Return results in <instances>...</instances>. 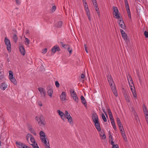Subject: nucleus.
<instances>
[{"mask_svg":"<svg viewBox=\"0 0 148 148\" xmlns=\"http://www.w3.org/2000/svg\"><path fill=\"white\" fill-rule=\"evenodd\" d=\"M51 50L53 53H55L57 51H60V48L58 46L56 45L52 48Z\"/></svg>","mask_w":148,"mask_h":148,"instance_id":"obj_8","label":"nucleus"},{"mask_svg":"<svg viewBox=\"0 0 148 148\" xmlns=\"http://www.w3.org/2000/svg\"><path fill=\"white\" fill-rule=\"evenodd\" d=\"M101 116L102 119H103V121L104 122H106L107 121V119L104 115V114L102 113L101 114Z\"/></svg>","mask_w":148,"mask_h":148,"instance_id":"obj_39","label":"nucleus"},{"mask_svg":"<svg viewBox=\"0 0 148 148\" xmlns=\"http://www.w3.org/2000/svg\"><path fill=\"white\" fill-rule=\"evenodd\" d=\"M25 42L26 43H27V44H26V45H28L29 43V39L27 38H25Z\"/></svg>","mask_w":148,"mask_h":148,"instance_id":"obj_42","label":"nucleus"},{"mask_svg":"<svg viewBox=\"0 0 148 148\" xmlns=\"http://www.w3.org/2000/svg\"><path fill=\"white\" fill-rule=\"evenodd\" d=\"M134 118L137 120V119H138V116L136 112H134Z\"/></svg>","mask_w":148,"mask_h":148,"instance_id":"obj_43","label":"nucleus"},{"mask_svg":"<svg viewBox=\"0 0 148 148\" xmlns=\"http://www.w3.org/2000/svg\"><path fill=\"white\" fill-rule=\"evenodd\" d=\"M94 122L95 123V125L97 130L98 131H100L101 130V129L99 120L96 121Z\"/></svg>","mask_w":148,"mask_h":148,"instance_id":"obj_7","label":"nucleus"},{"mask_svg":"<svg viewBox=\"0 0 148 148\" xmlns=\"http://www.w3.org/2000/svg\"><path fill=\"white\" fill-rule=\"evenodd\" d=\"M124 96L126 101L128 102H130V101L129 97L127 95V93H124Z\"/></svg>","mask_w":148,"mask_h":148,"instance_id":"obj_18","label":"nucleus"},{"mask_svg":"<svg viewBox=\"0 0 148 148\" xmlns=\"http://www.w3.org/2000/svg\"><path fill=\"white\" fill-rule=\"evenodd\" d=\"M111 123L113 126V129L114 130H116V127L115 124V123L114 121V120L113 121H111Z\"/></svg>","mask_w":148,"mask_h":148,"instance_id":"obj_28","label":"nucleus"},{"mask_svg":"<svg viewBox=\"0 0 148 148\" xmlns=\"http://www.w3.org/2000/svg\"><path fill=\"white\" fill-rule=\"evenodd\" d=\"M120 27L123 29H126V27L124 23L119 25Z\"/></svg>","mask_w":148,"mask_h":148,"instance_id":"obj_34","label":"nucleus"},{"mask_svg":"<svg viewBox=\"0 0 148 148\" xmlns=\"http://www.w3.org/2000/svg\"><path fill=\"white\" fill-rule=\"evenodd\" d=\"M100 136H102V135L103 134H104V132L103 131H100Z\"/></svg>","mask_w":148,"mask_h":148,"instance_id":"obj_60","label":"nucleus"},{"mask_svg":"<svg viewBox=\"0 0 148 148\" xmlns=\"http://www.w3.org/2000/svg\"><path fill=\"white\" fill-rule=\"evenodd\" d=\"M35 119L40 126H45V119L42 115H40L36 116L35 117Z\"/></svg>","mask_w":148,"mask_h":148,"instance_id":"obj_2","label":"nucleus"},{"mask_svg":"<svg viewBox=\"0 0 148 148\" xmlns=\"http://www.w3.org/2000/svg\"><path fill=\"white\" fill-rule=\"evenodd\" d=\"M40 139L42 142L44 143H46L47 142V137L45 133L42 131H41L39 133Z\"/></svg>","mask_w":148,"mask_h":148,"instance_id":"obj_3","label":"nucleus"},{"mask_svg":"<svg viewBox=\"0 0 148 148\" xmlns=\"http://www.w3.org/2000/svg\"><path fill=\"white\" fill-rule=\"evenodd\" d=\"M92 118L93 122H95L96 121L99 120L98 115L95 113H94L92 114Z\"/></svg>","mask_w":148,"mask_h":148,"instance_id":"obj_12","label":"nucleus"},{"mask_svg":"<svg viewBox=\"0 0 148 148\" xmlns=\"http://www.w3.org/2000/svg\"><path fill=\"white\" fill-rule=\"evenodd\" d=\"M109 137L110 138V140H111L112 139V140L113 139V138H112L113 137L111 135V133L109 131Z\"/></svg>","mask_w":148,"mask_h":148,"instance_id":"obj_48","label":"nucleus"},{"mask_svg":"<svg viewBox=\"0 0 148 148\" xmlns=\"http://www.w3.org/2000/svg\"><path fill=\"white\" fill-rule=\"evenodd\" d=\"M115 16L114 17L118 19H121V18L120 16V13L119 12V13H116L115 14H114Z\"/></svg>","mask_w":148,"mask_h":148,"instance_id":"obj_25","label":"nucleus"},{"mask_svg":"<svg viewBox=\"0 0 148 148\" xmlns=\"http://www.w3.org/2000/svg\"><path fill=\"white\" fill-rule=\"evenodd\" d=\"M67 48V49L69 53L71 55L72 52V49L71 48H70V46L68 45V46H67L66 48Z\"/></svg>","mask_w":148,"mask_h":148,"instance_id":"obj_30","label":"nucleus"},{"mask_svg":"<svg viewBox=\"0 0 148 148\" xmlns=\"http://www.w3.org/2000/svg\"><path fill=\"white\" fill-rule=\"evenodd\" d=\"M109 118H110V119L111 121H114V119L113 116H112L111 117L110 116Z\"/></svg>","mask_w":148,"mask_h":148,"instance_id":"obj_63","label":"nucleus"},{"mask_svg":"<svg viewBox=\"0 0 148 148\" xmlns=\"http://www.w3.org/2000/svg\"><path fill=\"white\" fill-rule=\"evenodd\" d=\"M112 9L113 10V14L116 13H119V10L116 7L113 6L112 7Z\"/></svg>","mask_w":148,"mask_h":148,"instance_id":"obj_22","label":"nucleus"},{"mask_svg":"<svg viewBox=\"0 0 148 148\" xmlns=\"http://www.w3.org/2000/svg\"><path fill=\"white\" fill-rule=\"evenodd\" d=\"M60 98L61 100L64 101L66 99V94L64 92H62L60 96Z\"/></svg>","mask_w":148,"mask_h":148,"instance_id":"obj_14","label":"nucleus"},{"mask_svg":"<svg viewBox=\"0 0 148 148\" xmlns=\"http://www.w3.org/2000/svg\"><path fill=\"white\" fill-rule=\"evenodd\" d=\"M101 136L102 137V138L103 139H104L106 138V136L105 134H103L102 135V136Z\"/></svg>","mask_w":148,"mask_h":148,"instance_id":"obj_59","label":"nucleus"},{"mask_svg":"<svg viewBox=\"0 0 148 148\" xmlns=\"http://www.w3.org/2000/svg\"><path fill=\"white\" fill-rule=\"evenodd\" d=\"M16 2L18 5H19L20 3L19 0H16Z\"/></svg>","mask_w":148,"mask_h":148,"instance_id":"obj_62","label":"nucleus"},{"mask_svg":"<svg viewBox=\"0 0 148 148\" xmlns=\"http://www.w3.org/2000/svg\"><path fill=\"white\" fill-rule=\"evenodd\" d=\"M30 132L32 133L35 136L36 135V133L34 130V129H31L30 131Z\"/></svg>","mask_w":148,"mask_h":148,"instance_id":"obj_37","label":"nucleus"},{"mask_svg":"<svg viewBox=\"0 0 148 148\" xmlns=\"http://www.w3.org/2000/svg\"><path fill=\"white\" fill-rule=\"evenodd\" d=\"M56 9V7L55 5L53 6L51 9V11L53 12Z\"/></svg>","mask_w":148,"mask_h":148,"instance_id":"obj_47","label":"nucleus"},{"mask_svg":"<svg viewBox=\"0 0 148 148\" xmlns=\"http://www.w3.org/2000/svg\"><path fill=\"white\" fill-rule=\"evenodd\" d=\"M57 112L59 114V115L61 117L63 121H64L66 119L64 117V113L60 110H58Z\"/></svg>","mask_w":148,"mask_h":148,"instance_id":"obj_10","label":"nucleus"},{"mask_svg":"<svg viewBox=\"0 0 148 148\" xmlns=\"http://www.w3.org/2000/svg\"><path fill=\"white\" fill-rule=\"evenodd\" d=\"M55 85L57 88H58L60 86V84L57 81L55 82Z\"/></svg>","mask_w":148,"mask_h":148,"instance_id":"obj_46","label":"nucleus"},{"mask_svg":"<svg viewBox=\"0 0 148 148\" xmlns=\"http://www.w3.org/2000/svg\"><path fill=\"white\" fill-rule=\"evenodd\" d=\"M19 49L21 54L23 56L25 55V50L24 47L23 46H20Z\"/></svg>","mask_w":148,"mask_h":148,"instance_id":"obj_15","label":"nucleus"},{"mask_svg":"<svg viewBox=\"0 0 148 148\" xmlns=\"http://www.w3.org/2000/svg\"><path fill=\"white\" fill-rule=\"evenodd\" d=\"M32 136V135L30 134H28L26 136V139L27 141H29V138L31 137Z\"/></svg>","mask_w":148,"mask_h":148,"instance_id":"obj_41","label":"nucleus"},{"mask_svg":"<svg viewBox=\"0 0 148 148\" xmlns=\"http://www.w3.org/2000/svg\"><path fill=\"white\" fill-rule=\"evenodd\" d=\"M144 35H145V37L146 38L148 37V32L146 31H145Z\"/></svg>","mask_w":148,"mask_h":148,"instance_id":"obj_45","label":"nucleus"},{"mask_svg":"<svg viewBox=\"0 0 148 148\" xmlns=\"http://www.w3.org/2000/svg\"><path fill=\"white\" fill-rule=\"evenodd\" d=\"M33 148H39L38 145V144L37 143L36 144V145H35V144H31Z\"/></svg>","mask_w":148,"mask_h":148,"instance_id":"obj_44","label":"nucleus"},{"mask_svg":"<svg viewBox=\"0 0 148 148\" xmlns=\"http://www.w3.org/2000/svg\"><path fill=\"white\" fill-rule=\"evenodd\" d=\"M38 90L42 95H43L44 96H45L46 93V91L42 87L39 88Z\"/></svg>","mask_w":148,"mask_h":148,"instance_id":"obj_9","label":"nucleus"},{"mask_svg":"<svg viewBox=\"0 0 148 148\" xmlns=\"http://www.w3.org/2000/svg\"><path fill=\"white\" fill-rule=\"evenodd\" d=\"M84 48L86 52L87 53H88V51L87 49V47L86 45H84Z\"/></svg>","mask_w":148,"mask_h":148,"instance_id":"obj_58","label":"nucleus"},{"mask_svg":"<svg viewBox=\"0 0 148 148\" xmlns=\"http://www.w3.org/2000/svg\"><path fill=\"white\" fill-rule=\"evenodd\" d=\"M94 5H97V3L96 0H92Z\"/></svg>","mask_w":148,"mask_h":148,"instance_id":"obj_53","label":"nucleus"},{"mask_svg":"<svg viewBox=\"0 0 148 148\" xmlns=\"http://www.w3.org/2000/svg\"><path fill=\"white\" fill-rule=\"evenodd\" d=\"M144 112L145 115V118L148 117V111H146Z\"/></svg>","mask_w":148,"mask_h":148,"instance_id":"obj_51","label":"nucleus"},{"mask_svg":"<svg viewBox=\"0 0 148 148\" xmlns=\"http://www.w3.org/2000/svg\"><path fill=\"white\" fill-rule=\"evenodd\" d=\"M80 98L82 103L84 105L85 107H86L87 106V104L85 99L82 95L81 96Z\"/></svg>","mask_w":148,"mask_h":148,"instance_id":"obj_16","label":"nucleus"},{"mask_svg":"<svg viewBox=\"0 0 148 148\" xmlns=\"http://www.w3.org/2000/svg\"><path fill=\"white\" fill-rule=\"evenodd\" d=\"M9 77L10 78V79H12L13 77V73L11 71H9Z\"/></svg>","mask_w":148,"mask_h":148,"instance_id":"obj_29","label":"nucleus"},{"mask_svg":"<svg viewBox=\"0 0 148 148\" xmlns=\"http://www.w3.org/2000/svg\"><path fill=\"white\" fill-rule=\"evenodd\" d=\"M120 31L121 32V35H122L123 34H125L126 33H125V32L124 30L122 29H120Z\"/></svg>","mask_w":148,"mask_h":148,"instance_id":"obj_54","label":"nucleus"},{"mask_svg":"<svg viewBox=\"0 0 148 148\" xmlns=\"http://www.w3.org/2000/svg\"><path fill=\"white\" fill-rule=\"evenodd\" d=\"M110 142L111 143V145H112V146L113 145H115L114 144V141L113 140V139H112L111 140H110Z\"/></svg>","mask_w":148,"mask_h":148,"instance_id":"obj_50","label":"nucleus"},{"mask_svg":"<svg viewBox=\"0 0 148 148\" xmlns=\"http://www.w3.org/2000/svg\"><path fill=\"white\" fill-rule=\"evenodd\" d=\"M62 25V23L61 21H59L55 25V26L57 27H60Z\"/></svg>","mask_w":148,"mask_h":148,"instance_id":"obj_20","label":"nucleus"},{"mask_svg":"<svg viewBox=\"0 0 148 148\" xmlns=\"http://www.w3.org/2000/svg\"><path fill=\"white\" fill-rule=\"evenodd\" d=\"M5 42L7 46V49L9 52L11 51V47L10 40L7 37L5 38Z\"/></svg>","mask_w":148,"mask_h":148,"instance_id":"obj_4","label":"nucleus"},{"mask_svg":"<svg viewBox=\"0 0 148 148\" xmlns=\"http://www.w3.org/2000/svg\"><path fill=\"white\" fill-rule=\"evenodd\" d=\"M47 93L48 95L51 97H52V95L53 93V90L51 89H49L47 91Z\"/></svg>","mask_w":148,"mask_h":148,"instance_id":"obj_21","label":"nucleus"},{"mask_svg":"<svg viewBox=\"0 0 148 148\" xmlns=\"http://www.w3.org/2000/svg\"><path fill=\"white\" fill-rule=\"evenodd\" d=\"M8 85L4 83H2L1 85V88L4 90L7 88Z\"/></svg>","mask_w":148,"mask_h":148,"instance_id":"obj_17","label":"nucleus"},{"mask_svg":"<svg viewBox=\"0 0 148 148\" xmlns=\"http://www.w3.org/2000/svg\"><path fill=\"white\" fill-rule=\"evenodd\" d=\"M95 6V9L96 12H98L99 11V9L97 5H97H94Z\"/></svg>","mask_w":148,"mask_h":148,"instance_id":"obj_52","label":"nucleus"},{"mask_svg":"<svg viewBox=\"0 0 148 148\" xmlns=\"http://www.w3.org/2000/svg\"><path fill=\"white\" fill-rule=\"evenodd\" d=\"M66 118L68 119V121L69 123H71L73 122L72 118L70 115L66 117Z\"/></svg>","mask_w":148,"mask_h":148,"instance_id":"obj_24","label":"nucleus"},{"mask_svg":"<svg viewBox=\"0 0 148 148\" xmlns=\"http://www.w3.org/2000/svg\"><path fill=\"white\" fill-rule=\"evenodd\" d=\"M64 117L65 118L67 116H68L70 115V114L68 112V111H65V113H64Z\"/></svg>","mask_w":148,"mask_h":148,"instance_id":"obj_35","label":"nucleus"},{"mask_svg":"<svg viewBox=\"0 0 148 148\" xmlns=\"http://www.w3.org/2000/svg\"><path fill=\"white\" fill-rule=\"evenodd\" d=\"M16 144L17 147L19 148H25V145L20 142H16Z\"/></svg>","mask_w":148,"mask_h":148,"instance_id":"obj_13","label":"nucleus"},{"mask_svg":"<svg viewBox=\"0 0 148 148\" xmlns=\"http://www.w3.org/2000/svg\"><path fill=\"white\" fill-rule=\"evenodd\" d=\"M102 110L103 111V112L106 115V116H107V114L106 113V111H105V109L104 108H102Z\"/></svg>","mask_w":148,"mask_h":148,"instance_id":"obj_61","label":"nucleus"},{"mask_svg":"<svg viewBox=\"0 0 148 148\" xmlns=\"http://www.w3.org/2000/svg\"><path fill=\"white\" fill-rule=\"evenodd\" d=\"M70 92L73 99L76 102H77L78 101V99L74 90L73 89H71Z\"/></svg>","mask_w":148,"mask_h":148,"instance_id":"obj_5","label":"nucleus"},{"mask_svg":"<svg viewBox=\"0 0 148 148\" xmlns=\"http://www.w3.org/2000/svg\"><path fill=\"white\" fill-rule=\"evenodd\" d=\"M118 20H119V25L124 23L122 18H121V19H118Z\"/></svg>","mask_w":148,"mask_h":148,"instance_id":"obj_38","label":"nucleus"},{"mask_svg":"<svg viewBox=\"0 0 148 148\" xmlns=\"http://www.w3.org/2000/svg\"><path fill=\"white\" fill-rule=\"evenodd\" d=\"M112 91L114 93V95L116 97H117L118 96V93L116 89L115 85L110 86Z\"/></svg>","mask_w":148,"mask_h":148,"instance_id":"obj_11","label":"nucleus"},{"mask_svg":"<svg viewBox=\"0 0 148 148\" xmlns=\"http://www.w3.org/2000/svg\"><path fill=\"white\" fill-rule=\"evenodd\" d=\"M127 78L128 82L131 91L135 99H137V95L135 89V88L132 78L131 76L129 75H127Z\"/></svg>","mask_w":148,"mask_h":148,"instance_id":"obj_1","label":"nucleus"},{"mask_svg":"<svg viewBox=\"0 0 148 148\" xmlns=\"http://www.w3.org/2000/svg\"><path fill=\"white\" fill-rule=\"evenodd\" d=\"M60 45L62 46L63 47L66 48V47L67 46H68V45H65L64 44L63 42H60Z\"/></svg>","mask_w":148,"mask_h":148,"instance_id":"obj_32","label":"nucleus"},{"mask_svg":"<svg viewBox=\"0 0 148 148\" xmlns=\"http://www.w3.org/2000/svg\"><path fill=\"white\" fill-rule=\"evenodd\" d=\"M126 9L127 11V12L129 17L130 18V19H131V14L129 7L128 8H126Z\"/></svg>","mask_w":148,"mask_h":148,"instance_id":"obj_23","label":"nucleus"},{"mask_svg":"<svg viewBox=\"0 0 148 148\" xmlns=\"http://www.w3.org/2000/svg\"><path fill=\"white\" fill-rule=\"evenodd\" d=\"M119 127L120 130V131H121L122 130H123V127L122 125H121L119 126Z\"/></svg>","mask_w":148,"mask_h":148,"instance_id":"obj_56","label":"nucleus"},{"mask_svg":"<svg viewBox=\"0 0 148 148\" xmlns=\"http://www.w3.org/2000/svg\"><path fill=\"white\" fill-rule=\"evenodd\" d=\"M123 138L125 142H127V140L126 136L123 137Z\"/></svg>","mask_w":148,"mask_h":148,"instance_id":"obj_57","label":"nucleus"},{"mask_svg":"<svg viewBox=\"0 0 148 148\" xmlns=\"http://www.w3.org/2000/svg\"><path fill=\"white\" fill-rule=\"evenodd\" d=\"M125 3L126 8H128L129 7L127 0H124Z\"/></svg>","mask_w":148,"mask_h":148,"instance_id":"obj_36","label":"nucleus"},{"mask_svg":"<svg viewBox=\"0 0 148 148\" xmlns=\"http://www.w3.org/2000/svg\"><path fill=\"white\" fill-rule=\"evenodd\" d=\"M112 148H119V146L117 145H114Z\"/></svg>","mask_w":148,"mask_h":148,"instance_id":"obj_55","label":"nucleus"},{"mask_svg":"<svg viewBox=\"0 0 148 148\" xmlns=\"http://www.w3.org/2000/svg\"><path fill=\"white\" fill-rule=\"evenodd\" d=\"M30 140L31 142L32 143V144H35V140L34 138L32 136L31 137H30Z\"/></svg>","mask_w":148,"mask_h":148,"instance_id":"obj_26","label":"nucleus"},{"mask_svg":"<svg viewBox=\"0 0 148 148\" xmlns=\"http://www.w3.org/2000/svg\"><path fill=\"white\" fill-rule=\"evenodd\" d=\"M143 111L144 112H146V111H148L147 108L145 105H143Z\"/></svg>","mask_w":148,"mask_h":148,"instance_id":"obj_40","label":"nucleus"},{"mask_svg":"<svg viewBox=\"0 0 148 148\" xmlns=\"http://www.w3.org/2000/svg\"><path fill=\"white\" fill-rule=\"evenodd\" d=\"M11 81L15 85H16L17 84L16 81V79L13 78L12 79H10Z\"/></svg>","mask_w":148,"mask_h":148,"instance_id":"obj_33","label":"nucleus"},{"mask_svg":"<svg viewBox=\"0 0 148 148\" xmlns=\"http://www.w3.org/2000/svg\"><path fill=\"white\" fill-rule=\"evenodd\" d=\"M47 51V49L46 48L42 50V53L45 54L46 53Z\"/></svg>","mask_w":148,"mask_h":148,"instance_id":"obj_49","label":"nucleus"},{"mask_svg":"<svg viewBox=\"0 0 148 148\" xmlns=\"http://www.w3.org/2000/svg\"><path fill=\"white\" fill-rule=\"evenodd\" d=\"M122 38L124 39L126 42H127L128 40L127 38V35L126 34L122 35Z\"/></svg>","mask_w":148,"mask_h":148,"instance_id":"obj_27","label":"nucleus"},{"mask_svg":"<svg viewBox=\"0 0 148 148\" xmlns=\"http://www.w3.org/2000/svg\"><path fill=\"white\" fill-rule=\"evenodd\" d=\"M13 40L16 43L18 41V38L16 35L15 34H13Z\"/></svg>","mask_w":148,"mask_h":148,"instance_id":"obj_19","label":"nucleus"},{"mask_svg":"<svg viewBox=\"0 0 148 148\" xmlns=\"http://www.w3.org/2000/svg\"><path fill=\"white\" fill-rule=\"evenodd\" d=\"M107 79L108 83L110 86L114 85L113 79L110 75H108L107 76Z\"/></svg>","mask_w":148,"mask_h":148,"instance_id":"obj_6","label":"nucleus"},{"mask_svg":"<svg viewBox=\"0 0 148 148\" xmlns=\"http://www.w3.org/2000/svg\"><path fill=\"white\" fill-rule=\"evenodd\" d=\"M46 145V148H47L48 147H49V143H47V142L46 143H45Z\"/></svg>","mask_w":148,"mask_h":148,"instance_id":"obj_64","label":"nucleus"},{"mask_svg":"<svg viewBox=\"0 0 148 148\" xmlns=\"http://www.w3.org/2000/svg\"><path fill=\"white\" fill-rule=\"evenodd\" d=\"M116 120L118 126L122 125V124L119 118H117Z\"/></svg>","mask_w":148,"mask_h":148,"instance_id":"obj_31","label":"nucleus"}]
</instances>
